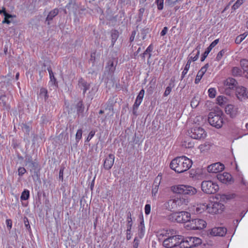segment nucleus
<instances>
[{
  "label": "nucleus",
  "mask_w": 248,
  "mask_h": 248,
  "mask_svg": "<svg viewBox=\"0 0 248 248\" xmlns=\"http://www.w3.org/2000/svg\"><path fill=\"white\" fill-rule=\"evenodd\" d=\"M189 135L191 138L196 140L204 139L206 136L205 130L202 128L198 126L192 128Z\"/></svg>",
  "instance_id": "obj_9"
},
{
  "label": "nucleus",
  "mask_w": 248,
  "mask_h": 248,
  "mask_svg": "<svg viewBox=\"0 0 248 248\" xmlns=\"http://www.w3.org/2000/svg\"><path fill=\"white\" fill-rule=\"evenodd\" d=\"M144 90L143 89H142L140 91L138 96H137L136 99L142 101L144 96Z\"/></svg>",
  "instance_id": "obj_56"
},
{
  "label": "nucleus",
  "mask_w": 248,
  "mask_h": 248,
  "mask_svg": "<svg viewBox=\"0 0 248 248\" xmlns=\"http://www.w3.org/2000/svg\"><path fill=\"white\" fill-rule=\"evenodd\" d=\"M208 95L210 98H214L216 96V91L214 88H210L208 90Z\"/></svg>",
  "instance_id": "obj_50"
},
{
  "label": "nucleus",
  "mask_w": 248,
  "mask_h": 248,
  "mask_svg": "<svg viewBox=\"0 0 248 248\" xmlns=\"http://www.w3.org/2000/svg\"><path fill=\"white\" fill-rule=\"evenodd\" d=\"M78 86L80 90L83 91V93L84 94L90 88V84L82 78L79 79Z\"/></svg>",
  "instance_id": "obj_22"
},
{
  "label": "nucleus",
  "mask_w": 248,
  "mask_h": 248,
  "mask_svg": "<svg viewBox=\"0 0 248 248\" xmlns=\"http://www.w3.org/2000/svg\"><path fill=\"white\" fill-rule=\"evenodd\" d=\"M232 73L234 76H239L241 75L242 70L238 67H234L232 70Z\"/></svg>",
  "instance_id": "obj_39"
},
{
  "label": "nucleus",
  "mask_w": 248,
  "mask_h": 248,
  "mask_svg": "<svg viewBox=\"0 0 248 248\" xmlns=\"http://www.w3.org/2000/svg\"><path fill=\"white\" fill-rule=\"evenodd\" d=\"M161 180V175L159 174L158 176L155 178L154 181L152 193H155L158 191V187L160 183V181Z\"/></svg>",
  "instance_id": "obj_25"
},
{
  "label": "nucleus",
  "mask_w": 248,
  "mask_h": 248,
  "mask_svg": "<svg viewBox=\"0 0 248 248\" xmlns=\"http://www.w3.org/2000/svg\"><path fill=\"white\" fill-rule=\"evenodd\" d=\"M76 108L77 114L78 115L82 114L83 113L84 107L82 101H80L77 103L76 105Z\"/></svg>",
  "instance_id": "obj_31"
},
{
  "label": "nucleus",
  "mask_w": 248,
  "mask_h": 248,
  "mask_svg": "<svg viewBox=\"0 0 248 248\" xmlns=\"http://www.w3.org/2000/svg\"><path fill=\"white\" fill-rule=\"evenodd\" d=\"M180 237L181 235H179L169 236L163 241V246L168 248L175 247H179L180 248Z\"/></svg>",
  "instance_id": "obj_8"
},
{
  "label": "nucleus",
  "mask_w": 248,
  "mask_h": 248,
  "mask_svg": "<svg viewBox=\"0 0 248 248\" xmlns=\"http://www.w3.org/2000/svg\"><path fill=\"white\" fill-rule=\"evenodd\" d=\"M202 190L208 194H214L219 189L218 186L211 181H204L201 184Z\"/></svg>",
  "instance_id": "obj_7"
},
{
  "label": "nucleus",
  "mask_w": 248,
  "mask_h": 248,
  "mask_svg": "<svg viewBox=\"0 0 248 248\" xmlns=\"http://www.w3.org/2000/svg\"><path fill=\"white\" fill-rule=\"evenodd\" d=\"M192 164L191 160L185 156H178L171 160L170 168L177 173H183L189 170Z\"/></svg>",
  "instance_id": "obj_1"
},
{
  "label": "nucleus",
  "mask_w": 248,
  "mask_h": 248,
  "mask_svg": "<svg viewBox=\"0 0 248 248\" xmlns=\"http://www.w3.org/2000/svg\"><path fill=\"white\" fill-rule=\"evenodd\" d=\"M190 64H189V62H187L186 64L185 65L184 69L182 73L181 78V80L184 78L185 75L187 73V72L189 69V67H190Z\"/></svg>",
  "instance_id": "obj_42"
},
{
  "label": "nucleus",
  "mask_w": 248,
  "mask_h": 248,
  "mask_svg": "<svg viewBox=\"0 0 248 248\" xmlns=\"http://www.w3.org/2000/svg\"><path fill=\"white\" fill-rule=\"evenodd\" d=\"M225 112L232 118L235 117L238 114V108L232 105H227L225 108Z\"/></svg>",
  "instance_id": "obj_17"
},
{
  "label": "nucleus",
  "mask_w": 248,
  "mask_h": 248,
  "mask_svg": "<svg viewBox=\"0 0 248 248\" xmlns=\"http://www.w3.org/2000/svg\"><path fill=\"white\" fill-rule=\"evenodd\" d=\"M177 209H184L188 202V200L185 198H176L175 199Z\"/></svg>",
  "instance_id": "obj_23"
},
{
  "label": "nucleus",
  "mask_w": 248,
  "mask_h": 248,
  "mask_svg": "<svg viewBox=\"0 0 248 248\" xmlns=\"http://www.w3.org/2000/svg\"><path fill=\"white\" fill-rule=\"evenodd\" d=\"M95 133V132L94 130H92L91 131H90L86 140V142L89 141L92 139V138L94 136Z\"/></svg>",
  "instance_id": "obj_62"
},
{
  "label": "nucleus",
  "mask_w": 248,
  "mask_h": 248,
  "mask_svg": "<svg viewBox=\"0 0 248 248\" xmlns=\"http://www.w3.org/2000/svg\"><path fill=\"white\" fill-rule=\"evenodd\" d=\"M248 32H245L243 34H241L240 35L237 36L235 40V43L237 44H240L245 38L248 36Z\"/></svg>",
  "instance_id": "obj_32"
},
{
  "label": "nucleus",
  "mask_w": 248,
  "mask_h": 248,
  "mask_svg": "<svg viewBox=\"0 0 248 248\" xmlns=\"http://www.w3.org/2000/svg\"><path fill=\"white\" fill-rule=\"evenodd\" d=\"M211 145L209 142H205L204 144H201L199 148L201 150L204 151L209 150L210 148Z\"/></svg>",
  "instance_id": "obj_45"
},
{
  "label": "nucleus",
  "mask_w": 248,
  "mask_h": 248,
  "mask_svg": "<svg viewBox=\"0 0 248 248\" xmlns=\"http://www.w3.org/2000/svg\"><path fill=\"white\" fill-rule=\"evenodd\" d=\"M245 0H237L232 7V10H235L238 9L243 3Z\"/></svg>",
  "instance_id": "obj_41"
},
{
  "label": "nucleus",
  "mask_w": 248,
  "mask_h": 248,
  "mask_svg": "<svg viewBox=\"0 0 248 248\" xmlns=\"http://www.w3.org/2000/svg\"><path fill=\"white\" fill-rule=\"evenodd\" d=\"M203 75L202 74H201L199 72H198V74L197 75L196 79L195 80V84H198L200 81L201 79H202V77H203Z\"/></svg>",
  "instance_id": "obj_60"
},
{
  "label": "nucleus",
  "mask_w": 248,
  "mask_h": 248,
  "mask_svg": "<svg viewBox=\"0 0 248 248\" xmlns=\"http://www.w3.org/2000/svg\"><path fill=\"white\" fill-rule=\"evenodd\" d=\"M131 213L129 212L127 213V229H128V231H131L132 226V219L131 217Z\"/></svg>",
  "instance_id": "obj_34"
},
{
  "label": "nucleus",
  "mask_w": 248,
  "mask_h": 248,
  "mask_svg": "<svg viewBox=\"0 0 248 248\" xmlns=\"http://www.w3.org/2000/svg\"><path fill=\"white\" fill-rule=\"evenodd\" d=\"M65 168V167L63 165H62L60 168L59 178L62 181H63V171Z\"/></svg>",
  "instance_id": "obj_48"
},
{
  "label": "nucleus",
  "mask_w": 248,
  "mask_h": 248,
  "mask_svg": "<svg viewBox=\"0 0 248 248\" xmlns=\"http://www.w3.org/2000/svg\"><path fill=\"white\" fill-rule=\"evenodd\" d=\"M145 11V9L144 8H141L139 10V14H138V21H141L143 17V14Z\"/></svg>",
  "instance_id": "obj_55"
},
{
  "label": "nucleus",
  "mask_w": 248,
  "mask_h": 248,
  "mask_svg": "<svg viewBox=\"0 0 248 248\" xmlns=\"http://www.w3.org/2000/svg\"><path fill=\"white\" fill-rule=\"evenodd\" d=\"M224 169V166L220 162L212 164L207 167V170L210 173H217Z\"/></svg>",
  "instance_id": "obj_13"
},
{
  "label": "nucleus",
  "mask_w": 248,
  "mask_h": 248,
  "mask_svg": "<svg viewBox=\"0 0 248 248\" xmlns=\"http://www.w3.org/2000/svg\"><path fill=\"white\" fill-rule=\"evenodd\" d=\"M211 50L209 48H208V47H207L205 51H204V52L203 53V54L202 56V57H201V61L202 62H203L204 61V60L206 59V58L208 56V54L211 51Z\"/></svg>",
  "instance_id": "obj_49"
},
{
  "label": "nucleus",
  "mask_w": 248,
  "mask_h": 248,
  "mask_svg": "<svg viewBox=\"0 0 248 248\" xmlns=\"http://www.w3.org/2000/svg\"><path fill=\"white\" fill-rule=\"evenodd\" d=\"M82 134V130L81 129H79L77 131L76 135V140L77 142H78L79 140L81 139Z\"/></svg>",
  "instance_id": "obj_53"
},
{
  "label": "nucleus",
  "mask_w": 248,
  "mask_h": 248,
  "mask_svg": "<svg viewBox=\"0 0 248 248\" xmlns=\"http://www.w3.org/2000/svg\"><path fill=\"white\" fill-rule=\"evenodd\" d=\"M206 222L202 219L196 218L189 220L186 224H185V227L187 230H202L206 227Z\"/></svg>",
  "instance_id": "obj_6"
},
{
  "label": "nucleus",
  "mask_w": 248,
  "mask_h": 248,
  "mask_svg": "<svg viewBox=\"0 0 248 248\" xmlns=\"http://www.w3.org/2000/svg\"><path fill=\"white\" fill-rule=\"evenodd\" d=\"M24 222L25 226L26 227V229L28 231H31V226H30L28 219L27 217H24Z\"/></svg>",
  "instance_id": "obj_58"
},
{
  "label": "nucleus",
  "mask_w": 248,
  "mask_h": 248,
  "mask_svg": "<svg viewBox=\"0 0 248 248\" xmlns=\"http://www.w3.org/2000/svg\"><path fill=\"white\" fill-rule=\"evenodd\" d=\"M115 156L113 154H109L104 160L103 166L105 170H110L114 164Z\"/></svg>",
  "instance_id": "obj_18"
},
{
  "label": "nucleus",
  "mask_w": 248,
  "mask_h": 248,
  "mask_svg": "<svg viewBox=\"0 0 248 248\" xmlns=\"http://www.w3.org/2000/svg\"><path fill=\"white\" fill-rule=\"evenodd\" d=\"M111 46L113 47L119 37V32L116 30H113L111 31Z\"/></svg>",
  "instance_id": "obj_28"
},
{
  "label": "nucleus",
  "mask_w": 248,
  "mask_h": 248,
  "mask_svg": "<svg viewBox=\"0 0 248 248\" xmlns=\"http://www.w3.org/2000/svg\"><path fill=\"white\" fill-rule=\"evenodd\" d=\"M192 242L193 244L192 245L193 247H196L202 243V240L198 237H192Z\"/></svg>",
  "instance_id": "obj_44"
},
{
  "label": "nucleus",
  "mask_w": 248,
  "mask_h": 248,
  "mask_svg": "<svg viewBox=\"0 0 248 248\" xmlns=\"http://www.w3.org/2000/svg\"><path fill=\"white\" fill-rule=\"evenodd\" d=\"M141 102L142 101L136 99L135 103L133 106V113L135 116L137 115V110Z\"/></svg>",
  "instance_id": "obj_33"
},
{
  "label": "nucleus",
  "mask_w": 248,
  "mask_h": 248,
  "mask_svg": "<svg viewBox=\"0 0 248 248\" xmlns=\"http://www.w3.org/2000/svg\"><path fill=\"white\" fill-rule=\"evenodd\" d=\"M167 217L171 222L186 224L190 218V214L186 211L174 212L169 215Z\"/></svg>",
  "instance_id": "obj_4"
},
{
  "label": "nucleus",
  "mask_w": 248,
  "mask_h": 248,
  "mask_svg": "<svg viewBox=\"0 0 248 248\" xmlns=\"http://www.w3.org/2000/svg\"><path fill=\"white\" fill-rule=\"evenodd\" d=\"M59 10L58 8H55L52 10L50 11L48 13L47 17L46 18L45 22L47 25L50 24V21L58 15Z\"/></svg>",
  "instance_id": "obj_21"
},
{
  "label": "nucleus",
  "mask_w": 248,
  "mask_h": 248,
  "mask_svg": "<svg viewBox=\"0 0 248 248\" xmlns=\"http://www.w3.org/2000/svg\"><path fill=\"white\" fill-rule=\"evenodd\" d=\"M225 52L226 51L224 49H222L221 50H220L217 54V56L216 58V61H220L221 59L222 56L225 54Z\"/></svg>",
  "instance_id": "obj_54"
},
{
  "label": "nucleus",
  "mask_w": 248,
  "mask_h": 248,
  "mask_svg": "<svg viewBox=\"0 0 248 248\" xmlns=\"http://www.w3.org/2000/svg\"><path fill=\"white\" fill-rule=\"evenodd\" d=\"M219 39H216L214 40L213 42L211 43V44L210 45V46L208 47L211 50L212 49L213 47H214L218 43Z\"/></svg>",
  "instance_id": "obj_64"
},
{
  "label": "nucleus",
  "mask_w": 248,
  "mask_h": 248,
  "mask_svg": "<svg viewBox=\"0 0 248 248\" xmlns=\"http://www.w3.org/2000/svg\"><path fill=\"white\" fill-rule=\"evenodd\" d=\"M47 70L49 74L50 81L52 83L53 85H56L58 84L56 78L54 77L53 72L52 71L51 67L49 66L47 68Z\"/></svg>",
  "instance_id": "obj_30"
},
{
  "label": "nucleus",
  "mask_w": 248,
  "mask_h": 248,
  "mask_svg": "<svg viewBox=\"0 0 248 248\" xmlns=\"http://www.w3.org/2000/svg\"><path fill=\"white\" fill-rule=\"evenodd\" d=\"M174 80H172V78L170 79V83H169L168 86L166 88V89L164 92V93L163 94L164 96H167L170 93L172 89L174 86Z\"/></svg>",
  "instance_id": "obj_29"
},
{
  "label": "nucleus",
  "mask_w": 248,
  "mask_h": 248,
  "mask_svg": "<svg viewBox=\"0 0 248 248\" xmlns=\"http://www.w3.org/2000/svg\"><path fill=\"white\" fill-rule=\"evenodd\" d=\"M40 96L41 98H44L45 100L46 101L48 97L47 90L44 88H41L40 90Z\"/></svg>",
  "instance_id": "obj_35"
},
{
  "label": "nucleus",
  "mask_w": 248,
  "mask_h": 248,
  "mask_svg": "<svg viewBox=\"0 0 248 248\" xmlns=\"http://www.w3.org/2000/svg\"><path fill=\"white\" fill-rule=\"evenodd\" d=\"M153 46L152 45H149V46L146 49V50L143 53L140 54V56L142 57V59H144L146 55H148L149 53H150L151 52L153 51Z\"/></svg>",
  "instance_id": "obj_40"
},
{
  "label": "nucleus",
  "mask_w": 248,
  "mask_h": 248,
  "mask_svg": "<svg viewBox=\"0 0 248 248\" xmlns=\"http://www.w3.org/2000/svg\"><path fill=\"white\" fill-rule=\"evenodd\" d=\"M28 166L31 172H32L33 170L38 169V164L37 162L33 161L29 164Z\"/></svg>",
  "instance_id": "obj_43"
},
{
  "label": "nucleus",
  "mask_w": 248,
  "mask_h": 248,
  "mask_svg": "<svg viewBox=\"0 0 248 248\" xmlns=\"http://www.w3.org/2000/svg\"><path fill=\"white\" fill-rule=\"evenodd\" d=\"M228 100L227 97L222 95L218 96L217 98V103L221 107L227 106Z\"/></svg>",
  "instance_id": "obj_26"
},
{
  "label": "nucleus",
  "mask_w": 248,
  "mask_h": 248,
  "mask_svg": "<svg viewBox=\"0 0 248 248\" xmlns=\"http://www.w3.org/2000/svg\"><path fill=\"white\" fill-rule=\"evenodd\" d=\"M117 62H116V63H114V59H110L107 62V65L106 67V71L108 72V80L107 81V83H109V80L112 82V86L113 87L114 85L117 86V83H116L117 81V79H115V78L114 76V72L116 69V66L117 65Z\"/></svg>",
  "instance_id": "obj_5"
},
{
  "label": "nucleus",
  "mask_w": 248,
  "mask_h": 248,
  "mask_svg": "<svg viewBox=\"0 0 248 248\" xmlns=\"http://www.w3.org/2000/svg\"><path fill=\"white\" fill-rule=\"evenodd\" d=\"M234 198L233 194H222L220 196L221 200L224 201L225 200H230Z\"/></svg>",
  "instance_id": "obj_46"
},
{
  "label": "nucleus",
  "mask_w": 248,
  "mask_h": 248,
  "mask_svg": "<svg viewBox=\"0 0 248 248\" xmlns=\"http://www.w3.org/2000/svg\"><path fill=\"white\" fill-rule=\"evenodd\" d=\"M8 100L5 95H2L0 97V104H2V106L3 107L4 109H8L9 108Z\"/></svg>",
  "instance_id": "obj_27"
},
{
  "label": "nucleus",
  "mask_w": 248,
  "mask_h": 248,
  "mask_svg": "<svg viewBox=\"0 0 248 248\" xmlns=\"http://www.w3.org/2000/svg\"><path fill=\"white\" fill-rule=\"evenodd\" d=\"M6 223L8 229L10 231L12 227V221L11 219H7L6 220Z\"/></svg>",
  "instance_id": "obj_63"
},
{
  "label": "nucleus",
  "mask_w": 248,
  "mask_h": 248,
  "mask_svg": "<svg viewBox=\"0 0 248 248\" xmlns=\"http://www.w3.org/2000/svg\"><path fill=\"white\" fill-rule=\"evenodd\" d=\"M180 242V248H191L193 247L192 237H184L181 235Z\"/></svg>",
  "instance_id": "obj_12"
},
{
  "label": "nucleus",
  "mask_w": 248,
  "mask_h": 248,
  "mask_svg": "<svg viewBox=\"0 0 248 248\" xmlns=\"http://www.w3.org/2000/svg\"><path fill=\"white\" fill-rule=\"evenodd\" d=\"M155 3L157 4L158 10H162L163 9L164 0H155Z\"/></svg>",
  "instance_id": "obj_47"
},
{
  "label": "nucleus",
  "mask_w": 248,
  "mask_h": 248,
  "mask_svg": "<svg viewBox=\"0 0 248 248\" xmlns=\"http://www.w3.org/2000/svg\"><path fill=\"white\" fill-rule=\"evenodd\" d=\"M237 82L236 80L233 78H228L224 81V85L226 89H234L236 88Z\"/></svg>",
  "instance_id": "obj_19"
},
{
  "label": "nucleus",
  "mask_w": 248,
  "mask_h": 248,
  "mask_svg": "<svg viewBox=\"0 0 248 248\" xmlns=\"http://www.w3.org/2000/svg\"><path fill=\"white\" fill-rule=\"evenodd\" d=\"M30 197V191L27 189H24L22 192L20 196V199L21 201L27 200Z\"/></svg>",
  "instance_id": "obj_36"
},
{
  "label": "nucleus",
  "mask_w": 248,
  "mask_h": 248,
  "mask_svg": "<svg viewBox=\"0 0 248 248\" xmlns=\"http://www.w3.org/2000/svg\"><path fill=\"white\" fill-rule=\"evenodd\" d=\"M240 65L244 71L248 70V60L247 59H242L240 61Z\"/></svg>",
  "instance_id": "obj_37"
},
{
  "label": "nucleus",
  "mask_w": 248,
  "mask_h": 248,
  "mask_svg": "<svg viewBox=\"0 0 248 248\" xmlns=\"http://www.w3.org/2000/svg\"><path fill=\"white\" fill-rule=\"evenodd\" d=\"M200 98L198 96H194L191 101V106L192 108H196L199 105Z\"/></svg>",
  "instance_id": "obj_38"
},
{
  "label": "nucleus",
  "mask_w": 248,
  "mask_h": 248,
  "mask_svg": "<svg viewBox=\"0 0 248 248\" xmlns=\"http://www.w3.org/2000/svg\"><path fill=\"white\" fill-rule=\"evenodd\" d=\"M65 8L68 10L69 14L73 13L74 14H76L79 6L76 0H69Z\"/></svg>",
  "instance_id": "obj_16"
},
{
  "label": "nucleus",
  "mask_w": 248,
  "mask_h": 248,
  "mask_svg": "<svg viewBox=\"0 0 248 248\" xmlns=\"http://www.w3.org/2000/svg\"><path fill=\"white\" fill-rule=\"evenodd\" d=\"M227 232V229L223 227H214L212 229L210 234L215 236L222 237L225 235Z\"/></svg>",
  "instance_id": "obj_15"
},
{
  "label": "nucleus",
  "mask_w": 248,
  "mask_h": 248,
  "mask_svg": "<svg viewBox=\"0 0 248 248\" xmlns=\"http://www.w3.org/2000/svg\"><path fill=\"white\" fill-rule=\"evenodd\" d=\"M207 209L210 213L219 214L223 211L224 205L218 202H211L207 205Z\"/></svg>",
  "instance_id": "obj_10"
},
{
  "label": "nucleus",
  "mask_w": 248,
  "mask_h": 248,
  "mask_svg": "<svg viewBox=\"0 0 248 248\" xmlns=\"http://www.w3.org/2000/svg\"><path fill=\"white\" fill-rule=\"evenodd\" d=\"M200 46H198L195 50H194L192 53L189 55L187 62H189V64H190L192 61L194 62L198 60L200 55Z\"/></svg>",
  "instance_id": "obj_20"
},
{
  "label": "nucleus",
  "mask_w": 248,
  "mask_h": 248,
  "mask_svg": "<svg viewBox=\"0 0 248 248\" xmlns=\"http://www.w3.org/2000/svg\"><path fill=\"white\" fill-rule=\"evenodd\" d=\"M248 90L243 86H238L236 88V95L241 101L247 98Z\"/></svg>",
  "instance_id": "obj_14"
},
{
  "label": "nucleus",
  "mask_w": 248,
  "mask_h": 248,
  "mask_svg": "<svg viewBox=\"0 0 248 248\" xmlns=\"http://www.w3.org/2000/svg\"><path fill=\"white\" fill-rule=\"evenodd\" d=\"M217 179L221 183L226 184H231L233 182L232 175L227 172L218 173L217 174Z\"/></svg>",
  "instance_id": "obj_11"
},
{
  "label": "nucleus",
  "mask_w": 248,
  "mask_h": 248,
  "mask_svg": "<svg viewBox=\"0 0 248 248\" xmlns=\"http://www.w3.org/2000/svg\"><path fill=\"white\" fill-rule=\"evenodd\" d=\"M149 29H143L141 30V34L142 35V39L144 40L145 38L146 34L149 33Z\"/></svg>",
  "instance_id": "obj_59"
},
{
  "label": "nucleus",
  "mask_w": 248,
  "mask_h": 248,
  "mask_svg": "<svg viewBox=\"0 0 248 248\" xmlns=\"http://www.w3.org/2000/svg\"><path fill=\"white\" fill-rule=\"evenodd\" d=\"M164 206L169 211L177 210L175 199L169 200L168 202L164 203Z\"/></svg>",
  "instance_id": "obj_24"
},
{
  "label": "nucleus",
  "mask_w": 248,
  "mask_h": 248,
  "mask_svg": "<svg viewBox=\"0 0 248 248\" xmlns=\"http://www.w3.org/2000/svg\"><path fill=\"white\" fill-rule=\"evenodd\" d=\"M139 235L140 238H141L142 236L143 235L144 231V224H142L141 225L140 223L139 225Z\"/></svg>",
  "instance_id": "obj_52"
},
{
  "label": "nucleus",
  "mask_w": 248,
  "mask_h": 248,
  "mask_svg": "<svg viewBox=\"0 0 248 248\" xmlns=\"http://www.w3.org/2000/svg\"><path fill=\"white\" fill-rule=\"evenodd\" d=\"M18 175L22 176L26 172V169L23 167H19L18 169Z\"/></svg>",
  "instance_id": "obj_61"
},
{
  "label": "nucleus",
  "mask_w": 248,
  "mask_h": 248,
  "mask_svg": "<svg viewBox=\"0 0 248 248\" xmlns=\"http://www.w3.org/2000/svg\"><path fill=\"white\" fill-rule=\"evenodd\" d=\"M31 173V175L33 178L38 179L39 178V170L38 169L33 170Z\"/></svg>",
  "instance_id": "obj_57"
},
{
  "label": "nucleus",
  "mask_w": 248,
  "mask_h": 248,
  "mask_svg": "<svg viewBox=\"0 0 248 248\" xmlns=\"http://www.w3.org/2000/svg\"><path fill=\"white\" fill-rule=\"evenodd\" d=\"M171 189L174 193L189 196H193L197 192L196 188L191 186L186 185L174 186H171Z\"/></svg>",
  "instance_id": "obj_3"
},
{
  "label": "nucleus",
  "mask_w": 248,
  "mask_h": 248,
  "mask_svg": "<svg viewBox=\"0 0 248 248\" xmlns=\"http://www.w3.org/2000/svg\"><path fill=\"white\" fill-rule=\"evenodd\" d=\"M223 112L221 109L217 108L214 111L210 112L208 114V120L209 123L213 126L219 128L222 127L223 124Z\"/></svg>",
  "instance_id": "obj_2"
},
{
  "label": "nucleus",
  "mask_w": 248,
  "mask_h": 248,
  "mask_svg": "<svg viewBox=\"0 0 248 248\" xmlns=\"http://www.w3.org/2000/svg\"><path fill=\"white\" fill-rule=\"evenodd\" d=\"M194 143L188 140L185 141L183 145L186 148H191L194 147Z\"/></svg>",
  "instance_id": "obj_51"
}]
</instances>
